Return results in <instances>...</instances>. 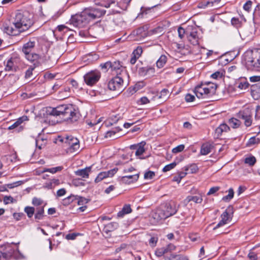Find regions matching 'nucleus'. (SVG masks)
<instances>
[{
	"instance_id": "nucleus-1",
	"label": "nucleus",
	"mask_w": 260,
	"mask_h": 260,
	"mask_svg": "<svg viewBox=\"0 0 260 260\" xmlns=\"http://www.w3.org/2000/svg\"><path fill=\"white\" fill-rule=\"evenodd\" d=\"M106 13V10L100 8H92L89 11H85L82 12L80 14H76L72 16L69 22H67L66 25H60L57 27L58 31H63L64 28L67 29V31H73L76 32L74 28H83L86 27L90 20H94L97 18H100L104 15Z\"/></svg>"
},
{
	"instance_id": "nucleus-2",
	"label": "nucleus",
	"mask_w": 260,
	"mask_h": 260,
	"mask_svg": "<svg viewBox=\"0 0 260 260\" xmlns=\"http://www.w3.org/2000/svg\"><path fill=\"white\" fill-rule=\"evenodd\" d=\"M48 115L57 116L64 121H77L80 117V114L72 104L61 105L56 108L49 107L47 110Z\"/></svg>"
},
{
	"instance_id": "nucleus-3",
	"label": "nucleus",
	"mask_w": 260,
	"mask_h": 260,
	"mask_svg": "<svg viewBox=\"0 0 260 260\" xmlns=\"http://www.w3.org/2000/svg\"><path fill=\"white\" fill-rule=\"evenodd\" d=\"M246 68L248 70L260 71V49L247 50L243 54Z\"/></svg>"
},
{
	"instance_id": "nucleus-4",
	"label": "nucleus",
	"mask_w": 260,
	"mask_h": 260,
	"mask_svg": "<svg viewBox=\"0 0 260 260\" xmlns=\"http://www.w3.org/2000/svg\"><path fill=\"white\" fill-rule=\"evenodd\" d=\"M32 24V20L19 13L16 15L15 22L13 23V25L15 26V29L12 26H10L7 24H5L3 25V31L4 32H8L9 31L12 32L17 30L19 32H22L27 30Z\"/></svg>"
},
{
	"instance_id": "nucleus-5",
	"label": "nucleus",
	"mask_w": 260,
	"mask_h": 260,
	"mask_svg": "<svg viewBox=\"0 0 260 260\" xmlns=\"http://www.w3.org/2000/svg\"><path fill=\"white\" fill-rule=\"evenodd\" d=\"M178 208L174 202L166 203L161 208L157 210L154 213V218L157 220L165 219L174 215L177 211Z\"/></svg>"
},
{
	"instance_id": "nucleus-6",
	"label": "nucleus",
	"mask_w": 260,
	"mask_h": 260,
	"mask_svg": "<svg viewBox=\"0 0 260 260\" xmlns=\"http://www.w3.org/2000/svg\"><path fill=\"white\" fill-rule=\"evenodd\" d=\"M5 70L7 72L19 71L23 66V61L17 54L12 55L6 61H4Z\"/></svg>"
},
{
	"instance_id": "nucleus-7",
	"label": "nucleus",
	"mask_w": 260,
	"mask_h": 260,
	"mask_svg": "<svg viewBox=\"0 0 260 260\" xmlns=\"http://www.w3.org/2000/svg\"><path fill=\"white\" fill-rule=\"evenodd\" d=\"M76 38L74 35L71 34L68 37V42L73 43L74 42H93L95 41L96 37L93 36L90 34H75Z\"/></svg>"
},
{
	"instance_id": "nucleus-8",
	"label": "nucleus",
	"mask_w": 260,
	"mask_h": 260,
	"mask_svg": "<svg viewBox=\"0 0 260 260\" xmlns=\"http://www.w3.org/2000/svg\"><path fill=\"white\" fill-rule=\"evenodd\" d=\"M101 77V72L99 70H94L86 73L84 75L83 78L86 85L92 86L98 82Z\"/></svg>"
},
{
	"instance_id": "nucleus-9",
	"label": "nucleus",
	"mask_w": 260,
	"mask_h": 260,
	"mask_svg": "<svg viewBox=\"0 0 260 260\" xmlns=\"http://www.w3.org/2000/svg\"><path fill=\"white\" fill-rule=\"evenodd\" d=\"M123 83L122 77L116 76L109 81L107 87L110 90L120 92L123 89Z\"/></svg>"
},
{
	"instance_id": "nucleus-10",
	"label": "nucleus",
	"mask_w": 260,
	"mask_h": 260,
	"mask_svg": "<svg viewBox=\"0 0 260 260\" xmlns=\"http://www.w3.org/2000/svg\"><path fill=\"white\" fill-rule=\"evenodd\" d=\"M238 117L244 120V125L246 127H249L252 123V113L249 108H245L239 111L237 114Z\"/></svg>"
},
{
	"instance_id": "nucleus-11",
	"label": "nucleus",
	"mask_w": 260,
	"mask_h": 260,
	"mask_svg": "<svg viewBox=\"0 0 260 260\" xmlns=\"http://www.w3.org/2000/svg\"><path fill=\"white\" fill-rule=\"evenodd\" d=\"M232 210V208L229 207L221 215V220L213 228V230L217 229L218 228L227 224L231 219L230 212Z\"/></svg>"
},
{
	"instance_id": "nucleus-12",
	"label": "nucleus",
	"mask_w": 260,
	"mask_h": 260,
	"mask_svg": "<svg viewBox=\"0 0 260 260\" xmlns=\"http://www.w3.org/2000/svg\"><path fill=\"white\" fill-rule=\"evenodd\" d=\"M118 169L117 168H115L108 171L100 172L95 178L94 182L97 183L106 178L113 177L114 174L116 173Z\"/></svg>"
},
{
	"instance_id": "nucleus-13",
	"label": "nucleus",
	"mask_w": 260,
	"mask_h": 260,
	"mask_svg": "<svg viewBox=\"0 0 260 260\" xmlns=\"http://www.w3.org/2000/svg\"><path fill=\"white\" fill-rule=\"evenodd\" d=\"M207 90H208V89L206 88V84L201 83L196 87L194 92L199 99L207 98L210 96L207 93Z\"/></svg>"
},
{
	"instance_id": "nucleus-14",
	"label": "nucleus",
	"mask_w": 260,
	"mask_h": 260,
	"mask_svg": "<svg viewBox=\"0 0 260 260\" xmlns=\"http://www.w3.org/2000/svg\"><path fill=\"white\" fill-rule=\"evenodd\" d=\"M17 248L14 249L11 245H8L4 252L0 251V260H7L10 258L16 252Z\"/></svg>"
},
{
	"instance_id": "nucleus-15",
	"label": "nucleus",
	"mask_w": 260,
	"mask_h": 260,
	"mask_svg": "<svg viewBox=\"0 0 260 260\" xmlns=\"http://www.w3.org/2000/svg\"><path fill=\"white\" fill-rule=\"evenodd\" d=\"M111 70L112 71H115L117 76H119L122 73L126 74L125 67L118 60L111 61Z\"/></svg>"
},
{
	"instance_id": "nucleus-16",
	"label": "nucleus",
	"mask_w": 260,
	"mask_h": 260,
	"mask_svg": "<svg viewBox=\"0 0 260 260\" xmlns=\"http://www.w3.org/2000/svg\"><path fill=\"white\" fill-rule=\"evenodd\" d=\"M74 92V90L73 89ZM72 90L68 86H62L58 93V98L59 100L66 99L72 94Z\"/></svg>"
},
{
	"instance_id": "nucleus-17",
	"label": "nucleus",
	"mask_w": 260,
	"mask_h": 260,
	"mask_svg": "<svg viewBox=\"0 0 260 260\" xmlns=\"http://www.w3.org/2000/svg\"><path fill=\"white\" fill-rule=\"evenodd\" d=\"M175 246L173 244H169L166 247L157 248L155 251V254L156 256L160 257L163 255L175 250Z\"/></svg>"
},
{
	"instance_id": "nucleus-18",
	"label": "nucleus",
	"mask_w": 260,
	"mask_h": 260,
	"mask_svg": "<svg viewBox=\"0 0 260 260\" xmlns=\"http://www.w3.org/2000/svg\"><path fill=\"white\" fill-rule=\"evenodd\" d=\"M68 152L74 153L79 150L80 145L79 141L76 138H72L71 143L67 146Z\"/></svg>"
},
{
	"instance_id": "nucleus-19",
	"label": "nucleus",
	"mask_w": 260,
	"mask_h": 260,
	"mask_svg": "<svg viewBox=\"0 0 260 260\" xmlns=\"http://www.w3.org/2000/svg\"><path fill=\"white\" fill-rule=\"evenodd\" d=\"M92 166L86 167L84 169H79L75 172L76 175L83 178H88L89 174L91 172Z\"/></svg>"
},
{
	"instance_id": "nucleus-20",
	"label": "nucleus",
	"mask_w": 260,
	"mask_h": 260,
	"mask_svg": "<svg viewBox=\"0 0 260 260\" xmlns=\"http://www.w3.org/2000/svg\"><path fill=\"white\" fill-rule=\"evenodd\" d=\"M25 58L31 62H34L36 66H38L40 64L39 60L40 59V56L37 53H28L25 54Z\"/></svg>"
},
{
	"instance_id": "nucleus-21",
	"label": "nucleus",
	"mask_w": 260,
	"mask_h": 260,
	"mask_svg": "<svg viewBox=\"0 0 260 260\" xmlns=\"http://www.w3.org/2000/svg\"><path fill=\"white\" fill-rule=\"evenodd\" d=\"M139 177V174L134 175L123 176L121 178V181L124 184H131L138 180Z\"/></svg>"
},
{
	"instance_id": "nucleus-22",
	"label": "nucleus",
	"mask_w": 260,
	"mask_h": 260,
	"mask_svg": "<svg viewBox=\"0 0 260 260\" xmlns=\"http://www.w3.org/2000/svg\"><path fill=\"white\" fill-rule=\"evenodd\" d=\"M149 34H131L128 37L131 40H134L138 41L140 42L143 43L144 41V39L147 37Z\"/></svg>"
},
{
	"instance_id": "nucleus-23",
	"label": "nucleus",
	"mask_w": 260,
	"mask_h": 260,
	"mask_svg": "<svg viewBox=\"0 0 260 260\" xmlns=\"http://www.w3.org/2000/svg\"><path fill=\"white\" fill-rule=\"evenodd\" d=\"M89 29H90L91 30L98 31L100 32L104 31L105 30L104 22H102L101 21L97 22L91 26Z\"/></svg>"
},
{
	"instance_id": "nucleus-24",
	"label": "nucleus",
	"mask_w": 260,
	"mask_h": 260,
	"mask_svg": "<svg viewBox=\"0 0 260 260\" xmlns=\"http://www.w3.org/2000/svg\"><path fill=\"white\" fill-rule=\"evenodd\" d=\"M35 218L36 220L43 219L44 217V206L35 208Z\"/></svg>"
},
{
	"instance_id": "nucleus-25",
	"label": "nucleus",
	"mask_w": 260,
	"mask_h": 260,
	"mask_svg": "<svg viewBox=\"0 0 260 260\" xmlns=\"http://www.w3.org/2000/svg\"><path fill=\"white\" fill-rule=\"evenodd\" d=\"M119 224L116 222H111L105 225L103 231L106 233L112 232L118 228Z\"/></svg>"
},
{
	"instance_id": "nucleus-26",
	"label": "nucleus",
	"mask_w": 260,
	"mask_h": 260,
	"mask_svg": "<svg viewBox=\"0 0 260 260\" xmlns=\"http://www.w3.org/2000/svg\"><path fill=\"white\" fill-rule=\"evenodd\" d=\"M35 41H30L24 44L22 47V52L24 54L30 53L32 49L35 47Z\"/></svg>"
},
{
	"instance_id": "nucleus-27",
	"label": "nucleus",
	"mask_w": 260,
	"mask_h": 260,
	"mask_svg": "<svg viewBox=\"0 0 260 260\" xmlns=\"http://www.w3.org/2000/svg\"><path fill=\"white\" fill-rule=\"evenodd\" d=\"M203 201V199L200 196H188L184 200V203L188 204L191 201H192L196 203H201Z\"/></svg>"
},
{
	"instance_id": "nucleus-28",
	"label": "nucleus",
	"mask_w": 260,
	"mask_h": 260,
	"mask_svg": "<svg viewBox=\"0 0 260 260\" xmlns=\"http://www.w3.org/2000/svg\"><path fill=\"white\" fill-rule=\"evenodd\" d=\"M212 148V146L209 143L203 144L201 148L200 153L201 155H207L211 151Z\"/></svg>"
},
{
	"instance_id": "nucleus-29",
	"label": "nucleus",
	"mask_w": 260,
	"mask_h": 260,
	"mask_svg": "<svg viewBox=\"0 0 260 260\" xmlns=\"http://www.w3.org/2000/svg\"><path fill=\"white\" fill-rule=\"evenodd\" d=\"M5 80L10 84L13 85L19 79L18 75L14 74H9L8 76L6 75Z\"/></svg>"
},
{
	"instance_id": "nucleus-30",
	"label": "nucleus",
	"mask_w": 260,
	"mask_h": 260,
	"mask_svg": "<svg viewBox=\"0 0 260 260\" xmlns=\"http://www.w3.org/2000/svg\"><path fill=\"white\" fill-rule=\"evenodd\" d=\"M216 87L217 85L214 83H208L206 84V88L208 89L207 92L210 96L215 94Z\"/></svg>"
},
{
	"instance_id": "nucleus-31",
	"label": "nucleus",
	"mask_w": 260,
	"mask_h": 260,
	"mask_svg": "<svg viewBox=\"0 0 260 260\" xmlns=\"http://www.w3.org/2000/svg\"><path fill=\"white\" fill-rule=\"evenodd\" d=\"M60 184V181L58 179H52L49 182H46L45 184L46 188L52 189Z\"/></svg>"
},
{
	"instance_id": "nucleus-32",
	"label": "nucleus",
	"mask_w": 260,
	"mask_h": 260,
	"mask_svg": "<svg viewBox=\"0 0 260 260\" xmlns=\"http://www.w3.org/2000/svg\"><path fill=\"white\" fill-rule=\"evenodd\" d=\"M146 145V143L142 141L140 143V145L138 147L135 152V155L137 156H139L140 159H144V157H140V156L145 151L144 146Z\"/></svg>"
},
{
	"instance_id": "nucleus-33",
	"label": "nucleus",
	"mask_w": 260,
	"mask_h": 260,
	"mask_svg": "<svg viewBox=\"0 0 260 260\" xmlns=\"http://www.w3.org/2000/svg\"><path fill=\"white\" fill-rule=\"evenodd\" d=\"M74 138L72 136H66L65 137L58 136L57 141L64 143L65 147H67L71 143V138Z\"/></svg>"
},
{
	"instance_id": "nucleus-34",
	"label": "nucleus",
	"mask_w": 260,
	"mask_h": 260,
	"mask_svg": "<svg viewBox=\"0 0 260 260\" xmlns=\"http://www.w3.org/2000/svg\"><path fill=\"white\" fill-rule=\"evenodd\" d=\"M228 123L229 124V126H231L233 128H237L239 127L241 124V121L235 118H230L229 120Z\"/></svg>"
},
{
	"instance_id": "nucleus-35",
	"label": "nucleus",
	"mask_w": 260,
	"mask_h": 260,
	"mask_svg": "<svg viewBox=\"0 0 260 260\" xmlns=\"http://www.w3.org/2000/svg\"><path fill=\"white\" fill-rule=\"evenodd\" d=\"M149 70H152V74L155 72L154 68L151 67H142L139 70V74L142 76H145L149 73Z\"/></svg>"
},
{
	"instance_id": "nucleus-36",
	"label": "nucleus",
	"mask_w": 260,
	"mask_h": 260,
	"mask_svg": "<svg viewBox=\"0 0 260 260\" xmlns=\"http://www.w3.org/2000/svg\"><path fill=\"white\" fill-rule=\"evenodd\" d=\"M77 196L71 194L62 200V205L64 206H68L74 201L76 200Z\"/></svg>"
},
{
	"instance_id": "nucleus-37",
	"label": "nucleus",
	"mask_w": 260,
	"mask_h": 260,
	"mask_svg": "<svg viewBox=\"0 0 260 260\" xmlns=\"http://www.w3.org/2000/svg\"><path fill=\"white\" fill-rule=\"evenodd\" d=\"M231 22L232 25L236 28H240L243 25L242 21H240L238 18L233 17Z\"/></svg>"
},
{
	"instance_id": "nucleus-38",
	"label": "nucleus",
	"mask_w": 260,
	"mask_h": 260,
	"mask_svg": "<svg viewBox=\"0 0 260 260\" xmlns=\"http://www.w3.org/2000/svg\"><path fill=\"white\" fill-rule=\"evenodd\" d=\"M188 39L193 45H197L199 44V37L197 34H189L187 36Z\"/></svg>"
},
{
	"instance_id": "nucleus-39",
	"label": "nucleus",
	"mask_w": 260,
	"mask_h": 260,
	"mask_svg": "<svg viewBox=\"0 0 260 260\" xmlns=\"http://www.w3.org/2000/svg\"><path fill=\"white\" fill-rule=\"evenodd\" d=\"M24 211L27 214L28 218H31L35 214V208L31 206H26L24 209Z\"/></svg>"
},
{
	"instance_id": "nucleus-40",
	"label": "nucleus",
	"mask_w": 260,
	"mask_h": 260,
	"mask_svg": "<svg viewBox=\"0 0 260 260\" xmlns=\"http://www.w3.org/2000/svg\"><path fill=\"white\" fill-rule=\"evenodd\" d=\"M260 143V139L258 138H256V137H251L247 141L246 143V146L248 147H250L255 144H258Z\"/></svg>"
},
{
	"instance_id": "nucleus-41",
	"label": "nucleus",
	"mask_w": 260,
	"mask_h": 260,
	"mask_svg": "<svg viewBox=\"0 0 260 260\" xmlns=\"http://www.w3.org/2000/svg\"><path fill=\"white\" fill-rule=\"evenodd\" d=\"M167 62V57L165 55L160 56L159 58L157 60L156 64L158 68H162Z\"/></svg>"
},
{
	"instance_id": "nucleus-42",
	"label": "nucleus",
	"mask_w": 260,
	"mask_h": 260,
	"mask_svg": "<svg viewBox=\"0 0 260 260\" xmlns=\"http://www.w3.org/2000/svg\"><path fill=\"white\" fill-rule=\"evenodd\" d=\"M184 171L188 172L189 173H196L198 171V168L195 164L191 165L184 167Z\"/></svg>"
},
{
	"instance_id": "nucleus-43",
	"label": "nucleus",
	"mask_w": 260,
	"mask_h": 260,
	"mask_svg": "<svg viewBox=\"0 0 260 260\" xmlns=\"http://www.w3.org/2000/svg\"><path fill=\"white\" fill-rule=\"evenodd\" d=\"M166 260H188L186 256L182 255H173L171 254L170 257H167Z\"/></svg>"
},
{
	"instance_id": "nucleus-44",
	"label": "nucleus",
	"mask_w": 260,
	"mask_h": 260,
	"mask_svg": "<svg viewBox=\"0 0 260 260\" xmlns=\"http://www.w3.org/2000/svg\"><path fill=\"white\" fill-rule=\"evenodd\" d=\"M242 40L246 43L253 40V36L252 34H239Z\"/></svg>"
},
{
	"instance_id": "nucleus-45",
	"label": "nucleus",
	"mask_w": 260,
	"mask_h": 260,
	"mask_svg": "<svg viewBox=\"0 0 260 260\" xmlns=\"http://www.w3.org/2000/svg\"><path fill=\"white\" fill-rule=\"evenodd\" d=\"M114 3V0H102L98 3H96V5L105 8H109L111 4Z\"/></svg>"
},
{
	"instance_id": "nucleus-46",
	"label": "nucleus",
	"mask_w": 260,
	"mask_h": 260,
	"mask_svg": "<svg viewBox=\"0 0 260 260\" xmlns=\"http://www.w3.org/2000/svg\"><path fill=\"white\" fill-rule=\"evenodd\" d=\"M32 204L36 207L44 206V205H42L43 204V201L40 198H38L37 197H34L32 199L31 202Z\"/></svg>"
},
{
	"instance_id": "nucleus-47",
	"label": "nucleus",
	"mask_w": 260,
	"mask_h": 260,
	"mask_svg": "<svg viewBox=\"0 0 260 260\" xmlns=\"http://www.w3.org/2000/svg\"><path fill=\"white\" fill-rule=\"evenodd\" d=\"M76 200L78 205H83L87 204L90 200L85 198L77 196Z\"/></svg>"
},
{
	"instance_id": "nucleus-48",
	"label": "nucleus",
	"mask_w": 260,
	"mask_h": 260,
	"mask_svg": "<svg viewBox=\"0 0 260 260\" xmlns=\"http://www.w3.org/2000/svg\"><path fill=\"white\" fill-rule=\"evenodd\" d=\"M100 67L105 72H107L109 69H111V61H108L105 63H101Z\"/></svg>"
},
{
	"instance_id": "nucleus-49",
	"label": "nucleus",
	"mask_w": 260,
	"mask_h": 260,
	"mask_svg": "<svg viewBox=\"0 0 260 260\" xmlns=\"http://www.w3.org/2000/svg\"><path fill=\"white\" fill-rule=\"evenodd\" d=\"M229 193L222 198V200L224 201H230L234 197V191L233 188H231L228 190Z\"/></svg>"
},
{
	"instance_id": "nucleus-50",
	"label": "nucleus",
	"mask_w": 260,
	"mask_h": 260,
	"mask_svg": "<svg viewBox=\"0 0 260 260\" xmlns=\"http://www.w3.org/2000/svg\"><path fill=\"white\" fill-rule=\"evenodd\" d=\"M63 169V167L62 166H58L54 168H49V169H46L44 170L43 172H49L50 173H51L52 174L55 173L57 172L61 171Z\"/></svg>"
},
{
	"instance_id": "nucleus-51",
	"label": "nucleus",
	"mask_w": 260,
	"mask_h": 260,
	"mask_svg": "<svg viewBox=\"0 0 260 260\" xmlns=\"http://www.w3.org/2000/svg\"><path fill=\"white\" fill-rule=\"evenodd\" d=\"M244 162L245 164L249 165L250 166H252L256 162V159L255 157L253 156L248 157L245 158L244 160Z\"/></svg>"
},
{
	"instance_id": "nucleus-52",
	"label": "nucleus",
	"mask_w": 260,
	"mask_h": 260,
	"mask_svg": "<svg viewBox=\"0 0 260 260\" xmlns=\"http://www.w3.org/2000/svg\"><path fill=\"white\" fill-rule=\"evenodd\" d=\"M143 52V49L142 47L141 46H138L137 48H136L133 52L132 55H135V56L137 57V58H139Z\"/></svg>"
},
{
	"instance_id": "nucleus-53",
	"label": "nucleus",
	"mask_w": 260,
	"mask_h": 260,
	"mask_svg": "<svg viewBox=\"0 0 260 260\" xmlns=\"http://www.w3.org/2000/svg\"><path fill=\"white\" fill-rule=\"evenodd\" d=\"M176 165H177V163L175 161H174L169 165L165 166V167L162 169V171L164 172H167L168 171H169L171 170L174 168Z\"/></svg>"
},
{
	"instance_id": "nucleus-54",
	"label": "nucleus",
	"mask_w": 260,
	"mask_h": 260,
	"mask_svg": "<svg viewBox=\"0 0 260 260\" xmlns=\"http://www.w3.org/2000/svg\"><path fill=\"white\" fill-rule=\"evenodd\" d=\"M169 91L168 89L164 88L160 92V94L158 96L159 99H164V100L167 99Z\"/></svg>"
},
{
	"instance_id": "nucleus-55",
	"label": "nucleus",
	"mask_w": 260,
	"mask_h": 260,
	"mask_svg": "<svg viewBox=\"0 0 260 260\" xmlns=\"http://www.w3.org/2000/svg\"><path fill=\"white\" fill-rule=\"evenodd\" d=\"M184 148L185 146L183 144L179 145L172 149V152L174 153L180 152L184 150Z\"/></svg>"
},
{
	"instance_id": "nucleus-56",
	"label": "nucleus",
	"mask_w": 260,
	"mask_h": 260,
	"mask_svg": "<svg viewBox=\"0 0 260 260\" xmlns=\"http://www.w3.org/2000/svg\"><path fill=\"white\" fill-rule=\"evenodd\" d=\"M149 27V24H144L138 28L137 32H145L146 31H148Z\"/></svg>"
},
{
	"instance_id": "nucleus-57",
	"label": "nucleus",
	"mask_w": 260,
	"mask_h": 260,
	"mask_svg": "<svg viewBox=\"0 0 260 260\" xmlns=\"http://www.w3.org/2000/svg\"><path fill=\"white\" fill-rule=\"evenodd\" d=\"M67 82L72 86V87L75 89L79 88L78 83L73 79H69Z\"/></svg>"
},
{
	"instance_id": "nucleus-58",
	"label": "nucleus",
	"mask_w": 260,
	"mask_h": 260,
	"mask_svg": "<svg viewBox=\"0 0 260 260\" xmlns=\"http://www.w3.org/2000/svg\"><path fill=\"white\" fill-rule=\"evenodd\" d=\"M155 176V173L153 171H149L144 174V178L145 179H151Z\"/></svg>"
},
{
	"instance_id": "nucleus-59",
	"label": "nucleus",
	"mask_w": 260,
	"mask_h": 260,
	"mask_svg": "<svg viewBox=\"0 0 260 260\" xmlns=\"http://www.w3.org/2000/svg\"><path fill=\"white\" fill-rule=\"evenodd\" d=\"M158 241V238L156 237H151L149 240V244L151 247L156 246Z\"/></svg>"
},
{
	"instance_id": "nucleus-60",
	"label": "nucleus",
	"mask_w": 260,
	"mask_h": 260,
	"mask_svg": "<svg viewBox=\"0 0 260 260\" xmlns=\"http://www.w3.org/2000/svg\"><path fill=\"white\" fill-rule=\"evenodd\" d=\"M252 2L251 1H247L246 3L243 6V9L245 11L249 12L252 6Z\"/></svg>"
},
{
	"instance_id": "nucleus-61",
	"label": "nucleus",
	"mask_w": 260,
	"mask_h": 260,
	"mask_svg": "<svg viewBox=\"0 0 260 260\" xmlns=\"http://www.w3.org/2000/svg\"><path fill=\"white\" fill-rule=\"evenodd\" d=\"M165 25H159L154 29L150 30L151 32H159L165 30Z\"/></svg>"
},
{
	"instance_id": "nucleus-62",
	"label": "nucleus",
	"mask_w": 260,
	"mask_h": 260,
	"mask_svg": "<svg viewBox=\"0 0 260 260\" xmlns=\"http://www.w3.org/2000/svg\"><path fill=\"white\" fill-rule=\"evenodd\" d=\"M13 216L14 219L17 221L20 220L23 216L24 214L23 213H14L13 214Z\"/></svg>"
},
{
	"instance_id": "nucleus-63",
	"label": "nucleus",
	"mask_w": 260,
	"mask_h": 260,
	"mask_svg": "<svg viewBox=\"0 0 260 260\" xmlns=\"http://www.w3.org/2000/svg\"><path fill=\"white\" fill-rule=\"evenodd\" d=\"M4 202L5 204L12 203L14 202V199L11 196H5L4 198Z\"/></svg>"
},
{
	"instance_id": "nucleus-64",
	"label": "nucleus",
	"mask_w": 260,
	"mask_h": 260,
	"mask_svg": "<svg viewBox=\"0 0 260 260\" xmlns=\"http://www.w3.org/2000/svg\"><path fill=\"white\" fill-rule=\"evenodd\" d=\"M248 257L250 260H257V254L254 252H250L248 254Z\"/></svg>"
}]
</instances>
